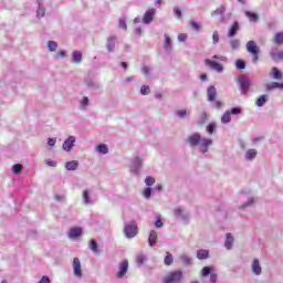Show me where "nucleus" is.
Segmentation results:
<instances>
[{
    "mask_svg": "<svg viewBox=\"0 0 283 283\" xmlns=\"http://www.w3.org/2000/svg\"><path fill=\"white\" fill-rule=\"evenodd\" d=\"M177 116H179L180 118H185V116H187V111L186 109L177 111Z\"/></svg>",
    "mask_w": 283,
    "mask_h": 283,
    "instance_id": "8fccbe9b",
    "label": "nucleus"
},
{
    "mask_svg": "<svg viewBox=\"0 0 283 283\" xmlns=\"http://www.w3.org/2000/svg\"><path fill=\"white\" fill-rule=\"evenodd\" d=\"M145 184L147 185V187H151L153 185L156 184V179L154 177H151V176H148L145 179Z\"/></svg>",
    "mask_w": 283,
    "mask_h": 283,
    "instance_id": "473e14b6",
    "label": "nucleus"
},
{
    "mask_svg": "<svg viewBox=\"0 0 283 283\" xmlns=\"http://www.w3.org/2000/svg\"><path fill=\"white\" fill-rule=\"evenodd\" d=\"M46 165H48L49 167H56V161L48 160V161H46Z\"/></svg>",
    "mask_w": 283,
    "mask_h": 283,
    "instance_id": "e2e57ef3",
    "label": "nucleus"
},
{
    "mask_svg": "<svg viewBox=\"0 0 283 283\" xmlns=\"http://www.w3.org/2000/svg\"><path fill=\"white\" fill-rule=\"evenodd\" d=\"M211 145H213L212 139L201 137V140L199 142V150L201 151V154H207V151H209V147H211Z\"/></svg>",
    "mask_w": 283,
    "mask_h": 283,
    "instance_id": "39448f33",
    "label": "nucleus"
},
{
    "mask_svg": "<svg viewBox=\"0 0 283 283\" xmlns=\"http://www.w3.org/2000/svg\"><path fill=\"white\" fill-rule=\"evenodd\" d=\"M155 227H156L157 229L163 228V222L160 221V219H157V220H156Z\"/></svg>",
    "mask_w": 283,
    "mask_h": 283,
    "instance_id": "13d9d810",
    "label": "nucleus"
},
{
    "mask_svg": "<svg viewBox=\"0 0 283 283\" xmlns=\"http://www.w3.org/2000/svg\"><path fill=\"white\" fill-rule=\"evenodd\" d=\"M174 12L177 19H182V11L179 8H175Z\"/></svg>",
    "mask_w": 283,
    "mask_h": 283,
    "instance_id": "49530a36",
    "label": "nucleus"
},
{
    "mask_svg": "<svg viewBox=\"0 0 283 283\" xmlns=\"http://www.w3.org/2000/svg\"><path fill=\"white\" fill-rule=\"evenodd\" d=\"M230 45H231L232 50H238V48H240V41L239 40H231Z\"/></svg>",
    "mask_w": 283,
    "mask_h": 283,
    "instance_id": "79ce46f5",
    "label": "nucleus"
},
{
    "mask_svg": "<svg viewBox=\"0 0 283 283\" xmlns=\"http://www.w3.org/2000/svg\"><path fill=\"white\" fill-rule=\"evenodd\" d=\"M175 213H176V216H181V218H182V216H184V211H182V209H180V208L176 209V210H175Z\"/></svg>",
    "mask_w": 283,
    "mask_h": 283,
    "instance_id": "052dcab7",
    "label": "nucleus"
},
{
    "mask_svg": "<svg viewBox=\"0 0 283 283\" xmlns=\"http://www.w3.org/2000/svg\"><path fill=\"white\" fill-rule=\"evenodd\" d=\"M226 249H231L233 247V235L231 233L227 234L226 243H224Z\"/></svg>",
    "mask_w": 283,
    "mask_h": 283,
    "instance_id": "5701e85b",
    "label": "nucleus"
},
{
    "mask_svg": "<svg viewBox=\"0 0 283 283\" xmlns=\"http://www.w3.org/2000/svg\"><path fill=\"white\" fill-rule=\"evenodd\" d=\"M39 283H50V277L42 276V279L39 281Z\"/></svg>",
    "mask_w": 283,
    "mask_h": 283,
    "instance_id": "4d7b16f0",
    "label": "nucleus"
},
{
    "mask_svg": "<svg viewBox=\"0 0 283 283\" xmlns=\"http://www.w3.org/2000/svg\"><path fill=\"white\" fill-rule=\"evenodd\" d=\"M212 59H220L221 61H227V57H224V56H218V55H214V56H212Z\"/></svg>",
    "mask_w": 283,
    "mask_h": 283,
    "instance_id": "774afa93",
    "label": "nucleus"
},
{
    "mask_svg": "<svg viewBox=\"0 0 283 283\" xmlns=\"http://www.w3.org/2000/svg\"><path fill=\"white\" fill-rule=\"evenodd\" d=\"M227 8L224 7H220L217 10L211 12V17H217L218 14H224Z\"/></svg>",
    "mask_w": 283,
    "mask_h": 283,
    "instance_id": "2f4dec72",
    "label": "nucleus"
},
{
    "mask_svg": "<svg viewBox=\"0 0 283 283\" xmlns=\"http://www.w3.org/2000/svg\"><path fill=\"white\" fill-rule=\"evenodd\" d=\"M273 41L276 45H283V31L275 33Z\"/></svg>",
    "mask_w": 283,
    "mask_h": 283,
    "instance_id": "4be33fe9",
    "label": "nucleus"
},
{
    "mask_svg": "<svg viewBox=\"0 0 283 283\" xmlns=\"http://www.w3.org/2000/svg\"><path fill=\"white\" fill-rule=\"evenodd\" d=\"M221 123H223V124L231 123V111H227V112L221 116Z\"/></svg>",
    "mask_w": 283,
    "mask_h": 283,
    "instance_id": "cd10ccee",
    "label": "nucleus"
},
{
    "mask_svg": "<svg viewBox=\"0 0 283 283\" xmlns=\"http://www.w3.org/2000/svg\"><path fill=\"white\" fill-rule=\"evenodd\" d=\"M145 255H143V254H137L136 255V262L138 263V264H145Z\"/></svg>",
    "mask_w": 283,
    "mask_h": 283,
    "instance_id": "c03bdc74",
    "label": "nucleus"
},
{
    "mask_svg": "<svg viewBox=\"0 0 283 283\" xmlns=\"http://www.w3.org/2000/svg\"><path fill=\"white\" fill-rule=\"evenodd\" d=\"M178 41H181V42L187 41V34L180 33V34L178 35Z\"/></svg>",
    "mask_w": 283,
    "mask_h": 283,
    "instance_id": "603ef678",
    "label": "nucleus"
},
{
    "mask_svg": "<svg viewBox=\"0 0 283 283\" xmlns=\"http://www.w3.org/2000/svg\"><path fill=\"white\" fill-rule=\"evenodd\" d=\"M72 59L73 63H81L83 61V53L81 51H73Z\"/></svg>",
    "mask_w": 283,
    "mask_h": 283,
    "instance_id": "6ab92c4d",
    "label": "nucleus"
},
{
    "mask_svg": "<svg viewBox=\"0 0 283 283\" xmlns=\"http://www.w3.org/2000/svg\"><path fill=\"white\" fill-rule=\"evenodd\" d=\"M245 17H248V19H250L252 22H255L259 19L258 13L251 11H245Z\"/></svg>",
    "mask_w": 283,
    "mask_h": 283,
    "instance_id": "c85d7f7f",
    "label": "nucleus"
},
{
    "mask_svg": "<svg viewBox=\"0 0 283 283\" xmlns=\"http://www.w3.org/2000/svg\"><path fill=\"white\" fill-rule=\"evenodd\" d=\"M90 103V98H87V97H83V99H82V105H83V107H86V105Z\"/></svg>",
    "mask_w": 283,
    "mask_h": 283,
    "instance_id": "bf43d9fd",
    "label": "nucleus"
},
{
    "mask_svg": "<svg viewBox=\"0 0 283 283\" xmlns=\"http://www.w3.org/2000/svg\"><path fill=\"white\" fill-rule=\"evenodd\" d=\"M48 145H49L50 147H54V145H56V139L49 138V139H48Z\"/></svg>",
    "mask_w": 283,
    "mask_h": 283,
    "instance_id": "864d4df0",
    "label": "nucleus"
},
{
    "mask_svg": "<svg viewBox=\"0 0 283 283\" xmlns=\"http://www.w3.org/2000/svg\"><path fill=\"white\" fill-rule=\"evenodd\" d=\"M158 242V233L156 230H151L148 237L149 247H154Z\"/></svg>",
    "mask_w": 283,
    "mask_h": 283,
    "instance_id": "4468645a",
    "label": "nucleus"
},
{
    "mask_svg": "<svg viewBox=\"0 0 283 283\" xmlns=\"http://www.w3.org/2000/svg\"><path fill=\"white\" fill-rule=\"evenodd\" d=\"M217 281H218V274L212 273V274L210 275V282H211V283H216Z\"/></svg>",
    "mask_w": 283,
    "mask_h": 283,
    "instance_id": "3c124183",
    "label": "nucleus"
},
{
    "mask_svg": "<svg viewBox=\"0 0 283 283\" xmlns=\"http://www.w3.org/2000/svg\"><path fill=\"white\" fill-rule=\"evenodd\" d=\"M208 101L210 103H213L216 98L218 97V91L216 90V86H209L207 90Z\"/></svg>",
    "mask_w": 283,
    "mask_h": 283,
    "instance_id": "f8f14e48",
    "label": "nucleus"
},
{
    "mask_svg": "<svg viewBox=\"0 0 283 283\" xmlns=\"http://www.w3.org/2000/svg\"><path fill=\"white\" fill-rule=\"evenodd\" d=\"M83 200H84L85 205H90V202H92V201L90 200V192H88L87 190H85V191L83 192Z\"/></svg>",
    "mask_w": 283,
    "mask_h": 283,
    "instance_id": "a19ab883",
    "label": "nucleus"
},
{
    "mask_svg": "<svg viewBox=\"0 0 283 283\" xmlns=\"http://www.w3.org/2000/svg\"><path fill=\"white\" fill-rule=\"evenodd\" d=\"M182 270H172L163 277L161 283H180L182 282Z\"/></svg>",
    "mask_w": 283,
    "mask_h": 283,
    "instance_id": "f257e3e1",
    "label": "nucleus"
},
{
    "mask_svg": "<svg viewBox=\"0 0 283 283\" xmlns=\"http://www.w3.org/2000/svg\"><path fill=\"white\" fill-rule=\"evenodd\" d=\"M252 271L255 275H260V273H262V266H260V261L258 259H254L252 263Z\"/></svg>",
    "mask_w": 283,
    "mask_h": 283,
    "instance_id": "a211bd4d",
    "label": "nucleus"
},
{
    "mask_svg": "<svg viewBox=\"0 0 283 283\" xmlns=\"http://www.w3.org/2000/svg\"><path fill=\"white\" fill-rule=\"evenodd\" d=\"M81 235H83V229L81 227L71 228L69 231V238H71V240L81 238Z\"/></svg>",
    "mask_w": 283,
    "mask_h": 283,
    "instance_id": "1a4fd4ad",
    "label": "nucleus"
},
{
    "mask_svg": "<svg viewBox=\"0 0 283 283\" xmlns=\"http://www.w3.org/2000/svg\"><path fill=\"white\" fill-rule=\"evenodd\" d=\"M20 171H23V165L21 164L13 165V174H20Z\"/></svg>",
    "mask_w": 283,
    "mask_h": 283,
    "instance_id": "ea45409f",
    "label": "nucleus"
},
{
    "mask_svg": "<svg viewBox=\"0 0 283 283\" xmlns=\"http://www.w3.org/2000/svg\"><path fill=\"white\" fill-rule=\"evenodd\" d=\"M181 260H182L184 264H186V265L191 264V258H189L187 255L181 256Z\"/></svg>",
    "mask_w": 283,
    "mask_h": 283,
    "instance_id": "de8ad7c7",
    "label": "nucleus"
},
{
    "mask_svg": "<svg viewBox=\"0 0 283 283\" xmlns=\"http://www.w3.org/2000/svg\"><path fill=\"white\" fill-rule=\"evenodd\" d=\"M205 64L210 69V70H214V72H222V70H224V67L222 66V64L213 61V60H205Z\"/></svg>",
    "mask_w": 283,
    "mask_h": 283,
    "instance_id": "423d86ee",
    "label": "nucleus"
},
{
    "mask_svg": "<svg viewBox=\"0 0 283 283\" xmlns=\"http://www.w3.org/2000/svg\"><path fill=\"white\" fill-rule=\"evenodd\" d=\"M164 264H166V266H171V264H174V255H171L169 252H166Z\"/></svg>",
    "mask_w": 283,
    "mask_h": 283,
    "instance_id": "bb28decb",
    "label": "nucleus"
},
{
    "mask_svg": "<svg viewBox=\"0 0 283 283\" xmlns=\"http://www.w3.org/2000/svg\"><path fill=\"white\" fill-rule=\"evenodd\" d=\"M238 30H240V24L238 22L232 23L228 36L233 38L235 34H238Z\"/></svg>",
    "mask_w": 283,
    "mask_h": 283,
    "instance_id": "dca6fc26",
    "label": "nucleus"
},
{
    "mask_svg": "<svg viewBox=\"0 0 283 283\" xmlns=\"http://www.w3.org/2000/svg\"><path fill=\"white\" fill-rule=\"evenodd\" d=\"M74 143H76V138L74 136H70L63 144L64 151H71L74 147Z\"/></svg>",
    "mask_w": 283,
    "mask_h": 283,
    "instance_id": "9b49d317",
    "label": "nucleus"
},
{
    "mask_svg": "<svg viewBox=\"0 0 283 283\" xmlns=\"http://www.w3.org/2000/svg\"><path fill=\"white\" fill-rule=\"evenodd\" d=\"M129 271V261L127 260H123L119 264H118V272L116 273V277L118 280H122V277H125V275H127V272Z\"/></svg>",
    "mask_w": 283,
    "mask_h": 283,
    "instance_id": "20e7f679",
    "label": "nucleus"
},
{
    "mask_svg": "<svg viewBox=\"0 0 283 283\" xmlns=\"http://www.w3.org/2000/svg\"><path fill=\"white\" fill-rule=\"evenodd\" d=\"M240 108H232L231 111H230V115L231 114H240Z\"/></svg>",
    "mask_w": 283,
    "mask_h": 283,
    "instance_id": "69168bd1",
    "label": "nucleus"
},
{
    "mask_svg": "<svg viewBox=\"0 0 283 283\" xmlns=\"http://www.w3.org/2000/svg\"><path fill=\"white\" fill-rule=\"evenodd\" d=\"M38 17H39V19H42V17H45V9L44 8H39L38 9Z\"/></svg>",
    "mask_w": 283,
    "mask_h": 283,
    "instance_id": "09e8293b",
    "label": "nucleus"
},
{
    "mask_svg": "<svg viewBox=\"0 0 283 283\" xmlns=\"http://www.w3.org/2000/svg\"><path fill=\"white\" fill-rule=\"evenodd\" d=\"M271 76L272 78H274L275 81H282L283 78V74H282V71H280L277 67H272V71H271Z\"/></svg>",
    "mask_w": 283,
    "mask_h": 283,
    "instance_id": "2eb2a0df",
    "label": "nucleus"
},
{
    "mask_svg": "<svg viewBox=\"0 0 283 283\" xmlns=\"http://www.w3.org/2000/svg\"><path fill=\"white\" fill-rule=\"evenodd\" d=\"M73 273L75 277H83V271L81 270V260H78V258L73 259Z\"/></svg>",
    "mask_w": 283,
    "mask_h": 283,
    "instance_id": "0eeeda50",
    "label": "nucleus"
},
{
    "mask_svg": "<svg viewBox=\"0 0 283 283\" xmlns=\"http://www.w3.org/2000/svg\"><path fill=\"white\" fill-rule=\"evenodd\" d=\"M208 134H213L216 132V123H210L207 127Z\"/></svg>",
    "mask_w": 283,
    "mask_h": 283,
    "instance_id": "37998d69",
    "label": "nucleus"
},
{
    "mask_svg": "<svg viewBox=\"0 0 283 283\" xmlns=\"http://www.w3.org/2000/svg\"><path fill=\"white\" fill-rule=\"evenodd\" d=\"M96 149L99 154H109V148L105 144L97 145Z\"/></svg>",
    "mask_w": 283,
    "mask_h": 283,
    "instance_id": "393cba45",
    "label": "nucleus"
},
{
    "mask_svg": "<svg viewBox=\"0 0 283 283\" xmlns=\"http://www.w3.org/2000/svg\"><path fill=\"white\" fill-rule=\"evenodd\" d=\"M201 136L198 133H195L188 137V143L190 147H196L197 145H200Z\"/></svg>",
    "mask_w": 283,
    "mask_h": 283,
    "instance_id": "9d476101",
    "label": "nucleus"
},
{
    "mask_svg": "<svg viewBox=\"0 0 283 283\" xmlns=\"http://www.w3.org/2000/svg\"><path fill=\"white\" fill-rule=\"evenodd\" d=\"M135 165H136L137 167H140V166L143 165V163L140 161V157H136V158H135Z\"/></svg>",
    "mask_w": 283,
    "mask_h": 283,
    "instance_id": "680f3d73",
    "label": "nucleus"
},
{
    "mask_svg": "<svg viewBox=\"0 0 283 283\" xmlns=\"http://www.w3.org/2000/svg\"><path fill=\"white\" fill-rule=\"evenodd\" d=\"M150 92H151V90L147 85H143L142 88H140V94L143 96H147V94H149Z\"/></svg>",
    "mask_w": 283,
    "mask_h": 283,
    "instance_id": "e433bc0d",
    "label": "nucleus"
},
{
    "mask_svg": "<svg viewBox=\"0 0 283 283\" xmlns=\"http://www.w3.org/2000/svg\"><path fill=\"white\" fill-rule=\"evenodd\" d=\"M198 260H207L209 258V251L208 250H199L197 252Z\"/></svg>",
    "mask_w": 283,
    "mask_h": 283,
    "instance_id": "b1692460",
    "label": "nucleus"
},
{
    "mask_svg": "<svg viewBox=\"0 0 283 283\" xmlns=\"http://www.w3.org/2000/svg\"><path fill=\"white\" fill-rule=\"evenodd\" d=\"M191 28H192L193 30H200V24H198V22H196V21H192V22H191Z\"/></svg>",
    "mask_w": 283,
    "mask_h": 283,
    "instance_id": "6e6d98bb",
    "label": "nucleus"
},
{
    "mask_svg": "<svg viewBox=\"0 0 283 283\" xmlns=\"http://www.w3.org/2000/svg\"><path fill=\"white\" fill-rule=\"evenodd\" d=\"M119 28H123V30H127V23L125 20H119Z\"/></svg>",
    "mask_w": 283,
    "mask_h": 283,
    "instance_id": "5fc2aeb1",
    "label": "nucleus"
},
{
    "mask_svg": "<svg viewBox=\"0 0 283 283\" xmlns=\"http://www.w3.org/2000/svg\"><path fill=\"white\" fill-rule=\"evenodd\" d=\"M251 88V80L243 78L240 81V90L243 94H247V92Z\"/></svg>",
    "mask_w": 283,
    "mask_h": 283,
    "instance_id": "ddd939ff",
    "label": "nucleus"
},
{
    "mask_svg": "<svg viewBox=\"0 0 283 283\" xmlns=\"http://www.w3.org/2000/svg\"><path fill=\"white\" fill-rule=\"evenodd\" d=\"M143 72H144V74L147 76V74H149V67L144 66V67H143Z\"/></svg>",
    "mask_w": 283,
    "mask_h": 283,
    "instance_id": "338daca9",
    "label": "nucleus"
},
{
    "mask_svg": "<svg viewBox=\"0 0 283 283\" xmlns=\"http://www.w3.org/2000/svg\"><path fill=\"white\" fill-rule=\"evenodd\" d=\"M164 48L166 50H169L171 48V38L170 36L166 35L165 41H164Z\"/></svg>",
    "mask_w": 283,
    "mask_h": 283,
    "instance_id": "c9c22d12",
    "label": "nucleus"
},
{
    "mask_svg": "<svg viewBox=\"0 0 283 283\" xmlns=\"http://www.w3.org/2000/svg\"><path fill=\"white\" fill-rule=\"evenodd\" d=\"M90 249L93 251V253H98V243L94 240H91Z\"/></svg>",
    "mask_w": 283,
    "mask_h": 283,
    "instance_id": "7c9ffc66",
    "label": "nucleus"
},
{
    "mask_svg": "<svg viewBox=\"0 0 283 283\" xmlns=\"http://www.w3.org/2000/svg\"><path fill=\"white\" fill-rule=\"evenodd\" d=\"M143 196L144 198H146L147 200H149L151 198V188H145L143 191Z\"/></svg>",
    "mask_w": 283,
    "mask_h": 283,
    "instance_id": "4c0bfd02",
    "label": "nucleus"
},
{
    "mask_svg": "<svg viewBox=\"0 0 283 283\" xmlns=\"http://www.w3.org/2000/svg\"><path fill=\"white\" fill-rule=\"evenodd\" d=\"M214 107L217 109H220V107H222V102H220V101L214 102Z\"/></svg>",
    "mask_w": 283,
    "mask_h": 283,
    "instance_id": "0e129e2a",
    "label": "nucleus"
},
{
    "mask_svg": "<svg viewBox=\"0 0 283 283\" xmlns=\"http://www.w3.org/2000/svg\"><path fill=\"white\" fill-rule=\"evenodd\" d=\"M65 169H67V171H76V169H78V161L72 160V161L66 163Z\"/></svg>",
    "mask_w": 283,
    "mask_h": 283,
    "instance_id": "f3484780",
    "label": "nucleus"
},
{
    "mask_svg": "<svg viewBox=\"0 0 283 283\" xmlns=\"http://www.w3.org/2000/svg\"><path fill=\"white\" fill-rule=\"evenodd\" d=\"M247 51L252 55L253 63H258L260 60V46H258L255 41H249L247 43Z\"/></svg>",
    "mask_w": 283,
    "mask_h": 283,
    "instance_id": "f03ea898",
    "label": "nucleus"
},
{
    "mask_svg": "<svg viewBox=\"0 0 283 283\" xmlns=\"http://www.w3.org/2000/svg\"><path fill=\"white\" fill-rule=\"evenodd\" d=\"M277 88L283 90V83L272 82L266 86L268 92H271V90H277Z\"/></svg>",
    "mask_w": 283,
    "mask_h": 283,
    "instance_id": "412c9836",
    "label": "nucleus"
},
{
    "mask_svg": "<svg viewBox=\"0 0 283 283\" xmlns=\"http://www.w3.org/2000/svg\"><path fill=\"white\" fill-rule=\"evenodd\" d=\"M156 15V9L151 8L148 9L147 12H145L143 17L144 23H151L154 21V17Z\"/></svg>",
    "mask_w": 283,
    "mask_h": 283,
    "instance_id": "6e6552de",
    "label": "nucleus"
},
{
    "mask_svg": "<svg viewBox=\"0 0 283 283\" xmlns=\"http://www.w3.org/2000/svg\"><path fill=\"white\" fill-rule=\"evenodd\" d=\"M124 233L126 238H136L138 234V226L136 224V221H132L129 224H126Z\"/></svg>",
    "mask_w": 283,
    "mask_h": 283,
    "instance_id": "7ed1b4c3",
    "label": "nucleus"
},
{
    "mask_svg": "<svg viewBox=\"0 0 283 283\" xmlns=\"http://www.w3.org/2000/svg\"><path fill=\"white\" fill-rule=\"evenodd\" d=\"M272 61H283V51H272L270 53Z\"/></svg>",
    "mask_w": 283,
    "mask_h": 283,
    "instance_id": "aec40b11",
    "label": "nucleus"
},
{
    "mask_svg": "<svg viewBox=\"0 0 283 283\" xmlns=\"http://www.w3.org/2000/svg\"><path fill=\"white\" fill-rule=\"evenodd\" d=\"M266 103V95H261L256 99V107H262Z\"/></svg>",
    "mask_w": 283,
    "mask_h": 283,
    "instance_id": "c756f323",
    "label": "nucleus"
},
{
    "mask_svg": "<svg viewBox=\"0 0 283 283\" xmlns=\"http://www.w3.org/2000/svg\"><path fill=\"white\" fill-rule=\"evenodd\" d=\"M49 50L50 52H56V48H59V44L54 41H49Z\"/></svg>",
    "mask_w": 283,
    "mask_h": 283,
    "instance_id": "72a5a7b5",
    "label": "nucleus"
},
{
    "mask_svg": "<svg viewBox=\"0 0 283 283\" xmlns=\"http://www.w3.org/2000/svg\"><path fill=\"white\" fill-rule=\"evenodd\" d=\"M235 65H237V70H244V67H247V63H244V61L242 60H238L235 62Z\"/></svg>",
    "mask_w": 283,
    "mask_h": 283,
    "instance_id": "58836bf2",
    "label": "nucleus"
},
{
    "mask_svg": "<svg viewBox=\"0 0 283 283\" xmlns=\"http://www.w3.org/2000/svg\"><path fill=\"white\" fill-rule=\"evenodd\" d=\"M212 41L213 43H218L220 41V35L218 34V31H214L212 34Z\"/></svg>",
    "mask_w": 283,
    "mask_h": 283,
    "instance_id": "a18cd8bd",
    "label": "nucleus"
},
{
    "mask_svg": "<svg viewBox=\"0 0 283 283\" xmlns=\"http://www.w3.org/2000/svg\"><path fill=\"white\" fill-rule=\"evenodd\" d=\"M258 156V150L255 149H249L245 154L247 160H253Z\"/></svg>",
    "mask_w": 283,
    "mask_h": 283,
    "instance_id": "a878e982",
    "label": "nucleus"
},
{
    "mask_svg": "<svg viewBox=\"0 0 283 283\" xmlns=\"http://www.w3.org/2000/svg\"><path fill=\"white\" fill-rule=\"evenodd\" d=\"M211 271H213L212 268L205 266V268L201 270V275H202V277H207V275H209V273H211Z\"/></svg>",
    "mask_w": 283,
    "mask_h": 283,
    "instance_id": "f704fd0d",
    "label": "nucleus"
}]
</instances>
